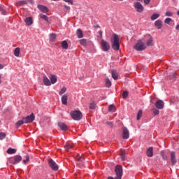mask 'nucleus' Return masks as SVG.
Here are the masks:
<instances>
[{
    "instance_id": "22",
    "label": "nucleus",
    "mask_w": 179,
    "mask_h": 179,
    "mask_svg": "<svg viewBox=\"0 0 179 179\" xmlns=\"http://www.w3.org/2000/svg\"><path fill=\"white\" fill-rule=\"evenodd\" d=\"M16 6H23L24 5H27V1L26 0L20 1L15 3Z\"/></svg>"
},
{
    "instance_id": "50",
    "label": "nucleus",
    "mask_w": 179,
    "mask_h": 179,
    "mask_svg": "<svg viewBox=\"0 0 179 179\" xmlns=\"http://www.w3.org/2000/svg\"><path fill=\"white\" fill-rule=\"evenodd\" d=\"M145 5H149L150 3V0H143Z\"/></svg>"
},
{
    "instance_id": "53",
    "label": "nucleus",
    "mask_w": 179,
    "mask_h": 179,
    "mask_svg": "<svg viewBox=\"0 0 179 179\" xmlns=\"http://www.w3.org/2000/svg\"><path fill=\"white\" fill-rule=\"evenodd\" d=\"M176 30L179 31V24L176 25Z\"/></svg>"
},
{
    "instance_id": "54",
    "label": "nucleus",
    "mask_w": 179,
    "mask_h": 179,
    "mask_svg": "<svg viewBox=\"0 0 179 179\" xmlns=\"http://www.w3.org/2000/svg\"><path fill=\"white\" fill-rule=\"evenodd\" d=\"M99 34H100L101 36H103V31H99Z\"/></svg>"
},
{
    "instance_id": "17",
    "label": "nucleus",
    "mask_w": 179,
    "mask_h": 179,
    "mask_svg": "<svg viewBox=\"0 0 179 179\" xmlns=\"http://www.w3.org/2000/svg\"><path fill=\"white\" fill-rule=\"evenodd\" d=\"M58 125L62 131H68V126L65 123L59 122Z\"/></svg>"
},
{
    "instance_id": "40",
    "label": "nucleus",
    "mask_w": 179,
    "mask_h": 179,
    "mask_svg": "<svg viewBox=\"0 0 179 179\" xmlns=\"http://www.w3.org/2000/svg\"><path fill=\"white\" fill-rule=\"evenodd\" d=\"M146 44H147V45H148V47H150V46L153 45V38H150V39L147 41Z\"/></svg>"
},
{
    "instance_id": "13",
    "label": "nucleus",
    "mask_w": 179,
    "mask_h": 179,
    "mask_svg": "<svg viewBox=\"0 0 179 179\" xmlns=\"http://www.w3.org/2000/svg\"><path fill=\"white\" fill-rule=\"evenodd\" d=\"M171 162L172 164V166H174L176 163H177V159L176 158V152H171Z\"/></svg>"
},
{
    "instance_id": "52",
    "label": "nucleus",
    "mask_w": 179,
    "mask_h": 179,
    "mask_svg": "<svg viewBox=\"0 0 179 179\" xmlns=\"http://www.w3.org/2000/svg\"><path fill=\"white\" fill-rule=\"evenodd\" d=\"M27 2H29V3H33L34 1L33 0H27Z\"/></svg>"
},
{
    "instance_id": "36",
    "label": "nucleus",
    "mask_w": 179,
    "mask_h": 179,
    "mask_svg": "<svg viewBox=\"0 0 179 179\" xmlns=\"http://www.w3.org/2000/svg\"><path fill=\"white\" fill-rule=\"evenodd\" d=\"M39 17H41V19H43V20H45V22H48V17H47V15L43 14H40Z\"/></svg>"
},
{
    "instance_id": "37",
    "label": "nucleus",
    "mask_w": 179,
    "mask_h": 179,
    "mask_svg": "<svg viewBox=\"0 0 179 179\" xmlns=\"http://www.w3.org/2000/svg\"><path fill=\"white\" fill-rule=\"evenodd\" d=\"M24 124V120H19L15 123V125L17 128H19V127H21V125H23Z\"/></svg>"
},
{
    "instance_id": "14",
    "label": "nucleus",
    "mask_w": 179,
    "mask_h": 179,
    "mask_svg": "<svg viewBox=\"0 0 179 179\" xmlns=\"http://www.w3.org/2000/svg\"><path fill=\"white\" fill-rule=\"evenodd\" d=\"M38 9H39V10H41V12H43V13H47V12H48V8H47V6H45L38 4Z\"/></svg>"
},
{
    "instance_id": "5",
    "label": "nucleus",
    "mask_w": 179,
    "mask_h": 179,
    "mask_svg": "<svg viewBox=\"0 0 179 179\" xmlns=\"http://www.w3.org/2000/svg\"><path fill=\"white\" fill-rule=\"evenodd\" d=\"M115 171L116 173L115 179L122 178V166L121 165H117L115 167Z\"/></svg>"
},
{
    "instance_id": "48",
    "label": "nucleus",
    "mask_w": 179,
    "mask_h": 179,
    "mask_svg": "<svg viewBox=\"0 0 179 179\" xmlns=\"http://www.w3.org/2000/svg\"><path fill=\"white\" fill-rule=\"evenodd\" d=\"M0 12H1L2 15H6V10H5V7H3Z\"/></svg>"
},
{
    "instance_id": "35",
    "label": "nucleus",
    "mask_w": 179,
    "mask_h": 179,
    "mask_svg": "<svg viewBox=\"0 0 179 179\" xmlns=\"http://www.w3.org/2000/svg\"><path fill=\"white\" fill-rule=\"evenodd\" d=\"M20 54V48H15L14 50V55L15 57H19Z\"/></svg>"
},
{
    "instance_id": "47",
    "label": "nucleus",
    "mask_w": 179,
    "mask_h": 179,
    "mask_svg": "<svg viewBox=\"0 0 179 179\" xmlns=\"http://www.w3.org/2000/svg\"><path fill=\"white\" fill-rule=\"evenodd\" d=\"M165 15L166 16L171 17L173 16V13L171 11H167Z\"/></svg>"
},
{
    "instance_id": "8",
    "label": "nucleus",
    "mask_w": 179,
    "mask_h": 179,
    "mask_svg": "<svg viewBox=\"0 0 179 179\" xmlns=\"http://www.w3.org/2000/svg\"><path fill=\"white\" fill-rule=\"evenodd\" d=\"M101 46L102 47L103 51H109L110 50V43L108 42L102 40L101 41Z\"/></svg>"
},
{
    "instance_id": "60",
    "label": "nucleus",
    "mask_w": 179,
    "mask_h": 179,
    "mask_svg": "<svg viewBox=\"0 0 179 179\" xmlns=\"http://www.w3.org/2000/svg\"><path fill=\"white\" fill-rule=\"evenodd\" d=\"M119 1H124V0H119Z\"/></svg>"
},
{
    "instance_id": "39",
    "label": "nucleus",
    "mask_w": 179,
    "mask_h": 179,
    "mask_svg": "<svg viewBox=\"0 0 179 179\" xmlns=\"http://www.w3.org/2000/svg\"><path fill=\"white\" fill-rule=\"evenodd\" d=\"M66 87H63L61 89L60 92H59V94L60 96H62V94H64L66 93Z\"/></svg>"
},
{
    "instance_id": "58",
    "label": "nucleus",
    "mask_w": 179,
    "mask_h": 179,
    "mask_svg": "<svg viewBox=\"0 0 179 179\" xmlns=\"http://www.w3.org/2000/svg\"><path fill=\"white\" fill-rule=\"evenodd\" d=\"M107 124H108V125H112L111 122H108Z\"/></svg>"
},
{
    "instance_id": "38",
    "label": "nucleus",
    "mask_w": 179,
    "mask_h": 179,
    "mask_svg": "<svg viewBox=\"0 0 179 179\" xmlns=\"http://www.w3.org/2000/svg\"><path fill=\"white\" fill-rule=\"evenodd\" d=\"M142 115H143L142 110H139L137 113V120L138 121H139V120H141V118H142Z\"/></svg>"
},
{
    "instance_id": "16",
    "label": "nucleus",
    "mask_w": 179,
    "mask_h": 179,
    "mask_svg": "<svg viewBox=\"0 0 179 179\" xmlns=\"http://www.w3.org/2000/svg\"><path fill=\"white\" fill-rule=\"evenodd\" d=\"M62 103L64 106H67L68 104V94H64L62 96Z\"/></svg>"
},
{
    "instance_id": "59",
    "label": "nucleus",
    "mask_w": 179,
    "mask_h": 179,
    "mask_svg": "<svg viewBox=\"0 0 179 179\" xmlns=\"http://www.w3.org/2000/svg\"><path fill=\"white\" fill-rule=\"evenodd\" d=\"M0 68H3V66H2V64H0Z\"/></svg>"
},
{
    "instance_id": "57",
    "label": "nucleus",
    "mask_w": 179,
    "mask_h": 179,
    "mask_svg": "<svg viewBox=\"0 0 179 179\" xmlns=\"http://www.w3.org/2000/svg\"><path fill=\"white\" fill-rule=\"evenodd\" d=\"M1 78H2V76L0 74V85L1 83Z\"/></svg>"
},
{
    "instance_id": "15",
    "label": "nucleus",
    "mask_w": 179,
    "mask_h": 179,
    "mask_svg": "<svg viewBox=\"0 0 179 179\" xmlns=\"http://www.w3.org/2000/svg\"><path fill=\"white\" fill-rule=\"evenodd\" d=\"M155 26L157 29H158L159 30H160V29H162V27H163V22L160 20H157V21H155Z\"/></svg>"
},
{
    "instance_id": "25",
    "label": "nucleus",
    "mask_w": 179,
    "mask_h": 179,
    "mask_svg": "<svg viewBox=\"0 0 179 179\" xmlns=\"http://www.w3.org/2000/svg\"><path fill=\"white\" fill-rule=\"evenodd\" d=\"M16 149L15 148H9L8 150H7V153L8 155H15V153H16Z\"/></svg>"
},
{
    "instance_id": "6",
    "label": "nucleus",
    "mask_w": 179,
    "mask_h": 179,
    "mask_svg": "<svg viewBox=\"0 0 179 179\" xmlns=\"http://www.w3.org/2000/svg\"><path fill=\"white\" fill-rule=\"evenodd\" d=\"M48 165L53 171H58V164H57L52 159L48 160Z\"/></svg>"
},
{
    "instance_id": "46",
    "label": "nucleus",
    "mask_w": 179,
    "mask_h": 179,
    "mask_svg": "<svg viewBox=\"0 0 179 179\" xmlns=\"http://www.w3.org/2000/svg\"><path fill=\"white\" fill-rule=\"evenodd\" d=\"M170 22H171V18L167 17L164 20V23L166 24H170Z\"/></svg>"
},
{
    "instance_id": "7",
    "label": "nucleus",
    "mask_w": 179,
    "mask_h": 179,
    "mask_svg": "<svg viewBox=\"0 0 179 179\" xmlns=\"http://www.w3.org/2000/svg\"><path fill=\"white\" fill-rule=\"evenodd\" d=\"M20 162H22V156L20 155H15L10 159L11 164H17V163H20Z\"/></svg>"
},
{
    "instance_id": "19",
    "label": "nucleus",
    "mask_w": 179,
    "mask_h": 179,
    "mask_svg": "<svg viewBox=\"0 0 179 179\" xmlns=\"http://www.w3.org/2000/svg\"><path fill=\"white\" fill-rule=\"evenodd\" d=\"M27 26H31L33 24V18L31 17H28L24 20Z\"/></svg>"
},
{
    "instance_id": "44",
    "label": "nucleus",
    "mask_w": 179,
    "mask_h": 179,
    "mask_svg": "<svg viewBox=\"0 0 179 179\" xmlns=\"http://www.w3.org/2000/svg\"><path fill=\"white\" fill-rule=\"evenodd\" d=\"M128 94H129L128 91H124L122 93L123 99H127V97H128Z\"/></svg>"
},
{
    "instance_id": "28",
    "label": "nucleus",
    "mask_w": 179,
    "mask_h": 179,
    "mask_svg": "<svg viewBox=\"0 0 179 179\" xmlns=\"http://www.w3.org/2000/svg\"><path fill=\"white\" fill-rule=\"evenodd\" d=\"M55 38H57L56 34H50V41H51L52 43H54V41H55Z\"/></svg>"
},
{
    "instance_id": "12",
    "label": "nucleus",
    "mask_w": 179,
    "mask_h": 179,
    "mask_svg": "<svg viewBox=\"0 0 179 179\" xmlns=\"http://www.w3.org/2000/svg\"><path fill=\"white\" fill-rule=\"evenodd\" d=\"M122 138L123 139H129V130L127 127L122 128Z\"/></svg>"
},
{
    "instance_id": "49",
    "label": "nucleus",
    "mask_w": 179,
    "mask_h": 179,
    "mask_svg": "<svg viewBox=\"0 0 179 179\" xmlns=\"http://www.w3.org/2000/svg\"><path fill=\"white\" fill-rule=\"evenodd\" d=\"M64 8L66 10H67V12H69V10H71V7H69V6L64 5Z\"/></svg>"
},
{
    "instance_id": "29",
    "label": "nucleus",
    "mask_w": 179,
    "mask_h": 179,
    "mask_svg": "<svg viewBox=\"0 0 179 179\" xmlns=\"http://www.w3.org/2000/svg\"><path fill=\"white\" fill-rule=\"evenodd\" d=\"M115 106L114 104L110 105L108 107V111H110V113H115Z\"/></svg>"
},
{
    "instance_id": "21",
    "label": "nucleus",
    "mask_w": 179,
    "mask_h": 179,
    "mask_svg": "<svg viewBox=\"0 0 179 179\" xmlns=\"http://www.w3.org/2000/svg\"><path fill=\"white\" fill-rule=\"evenodd\" d=\"M50 83H52V85H55V83H57V76L54 75V74H51L50 76Z\"/></svg>"
},
{
    "instance_id": "61",
    "label": "nucleus",
    "mask_w": 179,
    "mask_h": 179,
    "mask_svg": "<svg viewBox=\"0 0 179 179\" xmlns=\"http://www.w3.org/2000/svg\"><path fill=\"white\" fill-rule=\"evenodd\" d=\"M137 1H142V0H137Z\"/></svg>"
},
{
    "instance_id": "2",
    "label": "nucleus",
    "mask_w": 179,
    "mask_h": 179,
    "mask_svg": "<svg viewBox=\"0 0 179 179\" xmlns=\"http://www.w3.org/2000/svg\"><path fill=\"white\" fill-rule=\"evenodd\" d=\"M112 48L115 50V51H118V50H120V37L115 34L113 35Z\"/></svg>"
},
{
    "instance_id": "43",
    "label": "nucleus",
    "mask_w": 179,
    "mask_h": 179,
    "mask_svg": "<svg viewBox=\"0 0 179 179\" xmlns=\"http://www.w3.org/2000/svg\"><path fill=\"white\" fill-rule=\"evenodd\" d=\"M86 43H87L86 39H81V40H80V44L81 45H83L84 47H85V45H86Z\"/></svg>"
},
{
    "instance_id": "1",
    "label": "nucleus",
    "mask_w": 179,
    "mask_h": 179,
    "mask_svg": "<svg viewBox=\"0 0 179 179\" xmlns=\"http://www.w3.org/2000/svg\"><path fill=\"white\" fill-rule=\"evenodd\" d=\"M70 115L74 121H80L83 117L80 110H73L70 113Z\"/></svg>"
},
{
    "instance_id": "33",
    "label": "nucleus",
    "mask_w": 179,
    "mask_h": 179,
    "mask_svg": "<svg viewBox=\"0 0 179 179\" xmlns=\"http://www.w3.org/2000/svg\"><path fill=\"white\" fill-rule=\"evenodd\" d=\"M176 77H177V74H176V73H172L171 74L168 76V78L169 79H170V80H173L176 79Z\"/></svg>"
},
{
    "instance_id": "20",
    "label": "nucleus",
    "mask_w": 179,
    "mask_h": 179,
    "mask_svg": "<svg viewBox=\"0 0 179 179\" xmlns=\"http://www.w3.org/2000/svg\"><path fill=\"white\" fill-rule=\"evenodd\" d=\"M111 75H112V78H113V79H114V80H118V73L117 72V71H115L114 69L111 70Z\"/></svg>"
},
{
    "instance_id": "34",
    "label": "nucleus",
    "mask_w": 179,
    "mask_h": 179,
    "mask_svg": "<svg viewBox=\"0 0 179 179\" xmlns=\"http://www.w3.org/2000/svg\"><path fill=\"white\" fill-rule=\"evenodd\" d=\"M159 110L160 109H157V108H152V114H154L155 115H159V114H160V111Z\"/></svg>"
},
{
    "instance_id": "41",
    "label": "nucleus",
    "mask_w": 179,
    "mask_h": 179,
    "mask_svg": "<svg viewBox=\"0 0 179 179\" xmlns=\"http://www.w3.org/2000/svg\"><path fill=\"white\" fill-rule=\"evenodd\" d=\"M29 160H30V157L29 155H25L24 159H23L22 163L24 164H26L27 163V162H29Z\"/></svg>"
},
{
    "instance_id": "56",
    "label": "nucleus",
    "mask_w": 179,
    "mask_h": 179,
    "mask_svg": "<svg viewBox=\"0 0 179 179\" xmlns=\"http://www.w3.org/2000/svg\"><path fill=\"white\" fill-rule=\"evenodd\" d=\"M3 6H0V11H1L2 10V9L3 8Z\"/></svg>"
},
{
    "instance_id": "32",
    "label": "nucleus",
    "mask_w": 179,
    "mask_h": 179,
    "mask_svg": "<svg viewBox=\"0 0 179 179\" xmlns=\"http://www.w3.org/2000/svg\"><path fill=\"white\" fill-rule=\"evenodd\" d=\"M159 17H160V14H159V13H154L151 16V20H156V19H159Z\"/></svg>"
},
{
    "instance_id": "51",
    "label": "nucleus",
    "mask_w": 179,
    "mask_h": 179,
    "mask_svg": "<svg viewBox=\"0 0 179 179\" xmlns=\"http://www.w3.org/2000/svg\"><path fill=\"white\" fill-rule=\"evenodd\" d=\"M161 155L164 160L167 159V156L164 154V152H162Z\"/></svg>"
},
{
    "instance_id": "9",
    "label": "nucleus",
    "mask_w": 179,
    "mask_h": 179,
    "mask_svg": "<svg viewBox=\"0 0 179 179\" xmlns=\"http://www.w3.org/2000/svg\"><path fill=\"white\" fill-rule=\"evenodd\" d=\"M34 115L31 113L30 115L27 116L25 117H22L24 124H29V122H33L34 121Z\"/></svg>"
},
{
    "instance_id": "24",
    "label": "nucleus",
    "mask_w": 179,
    "mask_h": 179,
    "mask_svg": "<svg viewBox=\"0 0 179 179\" xmlns=\"http://www.w3.org/2000/svg\"><path fill=\"white\" fill-rule=\"evenodd\" d=\"M76 34H77L78 38H83V31H82L80 29H77Z\"/></svg>"
},
{
    "instance_id": "4",
    "label": "nucleus",
    "mask_w": 179,
    "mask_h": 179,
    "mask_svg": "<svg viewBox=\"0 0 179 179\" xmlns=\"http://www.w3.org/2000/svg\"><path fill=\"white\" fill-rule=\"evenodd\" d=\"M133 6L138 13H142L145 10V7L139 1L134 2Z\"/></svg>"
},
{
    "instance_id": "18",
    "label": "nucleus",
    "mask_w": 179,
    "mask_h": 179,
    "mask_svg": "<svg viewBox=\"0 0 179 179\" xmlns=\"http://www.w3.org/2000/svg\"><path fill=\"white\" fill-rule=\"evenodd\" d=\"M146 155L148 157H153V147H150L147 151Z\"/></svg>"
},
{
    "instance_id": "26",
    "label": "nucleus",
    "mask_w": 179,
    "mask_h": 179,
    "mask_svg": "<svg viewBox=\"0 0 179 179\" xmlns=\"http://www.w3.org/2000/svg\"><path fill=\"white\" fill-rule=\"evenodd\" d=\"M68 42H66V41H63L62 42V48H63V50H68Z\"/></svg>"
},
{
    "instance_id": "23",
    "label": "nucleus",
    "mask_w": 179,
    "mask_h": 179,
    "mask_svg": "<svg viewBox=\"0 0 179 179\" xmlns=\"http://www.w3.org/2000/svg\"><path fill=\"white\" fill-rule=\"evenodd\" d=\"M43 83L45 86H51V81H50V79L47 77L43 78Z\"/></svg>"
},
{
    "instance_id": "55",
    "label": "nucleus",
    "mask_w": 179,
    "mask_h": 179,
    "mask_svg": "<svg viewBox=\"0 0 179 179\" xmlns=\"http://www.w3.org/2000/svg\"><path fill=\"white\" fill-rule=\"evenodd\" d=\"M94 29H100V27L99 25H95Z\"/></svg>"
},
{
    "instance_id": "10",
    "label": "nucleus",
    "mask_w": 179,
    "mask_h": 179,
    "mask_svg": "<svg viewBox=\"0 0 179 179\" xmlns=\"http://www.w3.org/2000/svg\"><path fill=\"white\" fill-rule=\"evenodd\" d=\"M155 106L157 110H163L164 108V101L159 99L155 102Z\"/></svg>"
},
{
    "instance_id": "42",
    "label": "nucleus",
    "mask_w": 179,
    "mask_h": 179,
    "mask_svg": "<svg viewBox=\"0 0 179 179\" xmlns=\"http://www.w3.org/2000/svg\"><path fill=\"white\" fill-rule=\"evenodd\" d=\"M90 110H94L96 108V103H91L89 107Z\"/></svg>"
},
{
    "instance_id": "27",
    "label": "nucleus",
    "mask_w": 179,
    "mask_h": 179,
    "mask_svg": "<svg viewBox=\"0 0 179 179\" xmlns=\"http://www.w3.org/2000/svg\"><path fill=\"white\" fill-rule=\"evenodd\" d=\"M66 152H69V150H71V149H72L73 148V145H71V144H66L64 146Z\"/></svg>"
},
{
    "instance_id": "30",
    "label": "nucleus",
    "mask_w": 179,
    "mask_h": 179,
    "mask_svg": "<svg viewBox=\"0 0 179 179\" xmlns=\"http://www.w3.org/2000/svg\"><path fill=\"white\" fill-rule=\"evenodd\" d=\"M120 159L122 160V162H125L126 160V158H125V151L124 150H122L121 151V153H120Z\"/></svg>"
},
{
    "instance_id": "11",
    "label": "nucleus",
    "mask_w": 179,
    "mask_h": 179,
    "mask_svg": "<svg viewBox=\"0 0 179 179\" xmlns=\"http://www.w3.org/2000/svg\"><path fill=\"white\" fill-rule=\"evenodd\" d=\"M76 162H78L77 166H78V167H83V160H84L83 157L80 155H77L76 157Z\"/></svg>"
},
{
    "instance_id": "31",
    "label": "nucleus",
    "mask_w": 179,
    "mask_h": 179,
    "mask_svg": "<svg viewBox=\"0 0 179 179\" xmlns=\"http://www.w3.org/2000/svg\"><path fill=\"white\" fill-rule=\"evenodd\" d=\"M105 82H106V87H111V81L108 78H106L105 79Z\"/></svg>"
},
{
    "instance_id": "45",
    "label": "nucleus",
    "mask_w": 179,
    "mask_h": 179,
    "mask_svg": "<svg viewBox=\"0 0 179 179\" xmlns=\"http://www.w3.org/2000/svg\"><path fill=\"white\" fill-rule=\"evenodd\" d=\"M6 138V134L5 133H0V141H2V139H5Z\"/></svg>"
},
{
    "instance_id": "3",
    "label": "nucleus",
    "mask_w": 179,
    "mask_h": 179,
    "mask_svg": "<svg viewBox=\"0 0 179 179\" xmlns=\"http://www.w3.org/2000/svg\"><path fill=\"white\" fill-rule=\"evenodd\" d=\"M134 48L136 51H143L144 50H146V45L142 40H138L134 46Z\"/></svg>"
}]
</instances>
